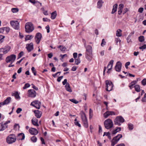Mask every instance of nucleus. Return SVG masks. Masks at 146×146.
<instances>
[{
  "label": "nucleus",
  "mask_w": 146,
  "mask_h": 146,
  "mask_svg": "<svg viewBox=\"0 0 146 146\" xmlns=\"http://www.w3.org/2000/svg\"><path fill=\"white\" fill-rule=\"evenodd\" d=\"M5 38L4 36H3L0 35V44L4 40V39Z\"/></svg>",
  "instance_id": "obj_40"
},
{
  "label": "nucleus",
  "mask_w": 146,
  "mask_h": 146,
  "mask_svg": "<svg viewBox=\"0 0 146 146\" xmlns=\"http://www.w3.org/2000/svg\"><path fill=\"white\" fill-rule=\"evenodd\" d=\"M24 54V52L23 51H21L19 54V58L21 57Z\"/></svg>",
  "instance_id": "obj_54"
},
{
  "label": "nucleus",
  "mask_w": 146,
  "mask_h": 146,
  "mask_svg": "<svg viewBox=\"0 0 146 146\" xmlns=\"http://www.w3.org/2000/svg\"><path fill=\"white\" fill-rule=\"evenodd\" d=\"M75 64L76 65H78L80 62V58L79 57H78L76 59H75Z\"/></svg>",
  "instance_id": "obj_33"
},
{
  "label": "nucleus",
  "mask_w": 146,
  "mask_h": 146,
  "mask_svg": "<svg viewBox=\"0 0 146 146\" xmlns=\"http://www.w3.org/2000/svg\"><path fill=\"white\" fill-rule=\"evenodd\" d=\"M104 3V2L102 0H99L97 3V7L100 9L101 8L102 5V4Z\"/></svg>",
  "instance_id": "obj_28"
},
{
  "label": "nucleus",
  "mask_w": 146,
  "mask_h": 146,
  "mask_svg": "<svg viewBox=\"0 0 146 146\" xmlns=\"http://www.w3.org/2000/svg\"><path fill=\"white\" fill-rule=\"evenodd\" d=\"M117 129H115L113 130L112 131V135H115L117 133Z\"/></svg>",
  "instance_id": "obj_62"
},
{
  "label": "nucleus",
  "mask_w": 146,
  "mask_h": 146,
  "mask_svg": "<svg viewBox=\"0 0 146 146\" xmlns=\"http://www.w3.org/2000/svg\"><path fill=\"white\" fill-rule=\"evenodd\" d=\"M12 96H14L16 99H18V91H14L12 93Z\"/></svg>",
  "instance_id": "obj_25"
},
{
  "label": "nucleus",
  "mask_w": 146,
  "mask_h": 146,
  "mask_svg": "<svg viewBox=\"0 0 146 146\" xmlns=\"http://www.w3.org/2000/svg\"><path fill=\"white\" fill-rule=\"evenodd\" d=\"M16 138L13 134H11L6 138L7 142L9 144H11L15 142L16 140Z\"/></svg>",
  "instance_id": "obj_4"
},
{
  "label": "nucleus",
  "mask_w": 146,
  "mask_h": 146,
  "mask_svg": "<svg viewBox=\"0 0 146 146\" xmlns=\"http://www.w3.org/2000/svg\"><path fill=\"white\" fill-rule=\"evenodd\" d=\"M128 127L130 130H132L133 129V125L131 123L128 124Z\"/></svg>",
  "instance_id": "obj_41"
},
{
  "label": "nucleus",
  "mask_w": 146,
  "mask_h": 146,
  "mask_svg": "<svg viewBox=\"0 0 146 146\" xmlns=\"http://www.w3.org/2000/svg\"><path fill=\"white\" fill-rule=\"evenodd\" d=\"M65 87L66 90L67 91L70 92H72V90L70 87V84L68 83H67V84L65 86Z\"/></svg>",
  "instance_id": "obj_24"
},
{
  "label": "nucleus",
  "mask_w": 146,
  "mask_h": 146,
  "mask_svg": "<svg viewBox=\"0 0 146 146\" xmlns=\"http://www.w3.org/2000/svg\"><path fill=\"white\" fill-rule=\"evenodd\" d=\"M11 101V98L10 97H8L3 102L0 103V107L2 106L9 104Z\"/></svg>",
  "instance_id": "obj_13"
},
{
  "label": "nucleus",
  "mask_w": 146,
  "mask_h": 146,
  "mask_svg": "<svg viewBox=\"0 0 146 146\" xmlns=\"http://www.w3.org/2000/svg\"><path fill=\"white\" fill-rule=\"evenodd\" d=\"M115 115V113L113 111H107L105 112L104 114V117L105 118H107L110 115Z\"/></svg>",
  "instance_id": "obj_17"
},
{
  "label": "nucleus",
  "mask_w": 146,
  "mask_h": 146,
  "mask_svg": "<svg viewBox=\"0 0 146 146\" xmlns=\"http://www.w3.org/2000/svg\"><path fill=\"white\" fill-rule=\"evenodd\" d=\"M8 125H5L3 122L0 123V131H3L5 130L7 127Z\"/></svg>",
  "instance_id": "obj_21"
},
{
  "label": "nucleus",
  "mask_w": 146,
  "mask_h": 146,
  "mask_svg": "<svg viewBox=\"0 0 146 146\" xmlns=\"http://www.w3.org/2000/svg\"><path fill=\"white\" fill-rule=\"evenodd\" d=\"M105 135L107 136L108 138L110 139H111V134L109 132H104L103 136L104 137Z\"/></svg>",
  "instance_id": "obj_31"
},
{
  "label": "nucleus",
  "mask_w": 146,
  "mask_h": 146,
  "mask_svg": "<svg viewBox=\"0 0 146 146\" xmlns=\"http://www.w3.org/2000/svg\"><path fill=\"white\" fill-rule=\"evenodd\" d=\"M143 10V7H140L138 9V12L140 13H142Z\"/></svg>",
  "instance_id": "obj_56"
},
{
  "label": "nucleus",
  "mask_w": 146,
  "mask_h": 146,
  "mask_svg": "<svg viewBox=\"0 0 146 146\" xmlns=\"http://www.w3.org/2000/svg\"><path fill=\"white\" fill-rule=\"evenodd\" d=\"M10 24L12 27L15 29H18V22L17 21H10Z\"/></svg>",
  "instance_id": "obj_14"
},
{
  "label": "nucleus",
  "mask_w": 146,
  "mask_h": 146,
  "mask_svg": "<svg viewBox=\"0 0 146 146\" xmlns=\"http://www.w3.org/2000/svg\"><path fill=\"white\" fill-rule=\"evenodd\" d=\"M115 41L117 43L118 42H119V43H120L121 40L119 38H117L115 39Z\"/></svg>",
  "instance_id": "obj_60"
},
{
  "label": "nucleus",
  "mask_w": 146,
  "mask_h": 146,
  "mask_svg": "<svg viewBox=\"0 0 146 146\" xmlns=\"http://www.w3.org/2000/svg\"><path fill=\"white\" fill-rule=\"evenodd\" d=\"M30 86V85L29 83H26L25 84L23 88V89H26L27 88L29 87Z\"/></svg>",
  "instance_id": "obj_44"
},
{
  "label": "nucleus",
  "mask_w": 146,
  "mask_h": 146,
  "mask_svg": "<svg viewBox=\"0 0 146 146\" xmlns=\"http://www.w3.org/2000/svg\"><path fill=\"white\" fill-rule=\"evenodd\" d=\"M67 83L68 82H67V80L66 79H64V81L62 82V84L64 85H65L66 84V85Z\"/></svg>",
  "instance_id": "obj_57"
},
{
  "label": "nucleus",
  "mask_w": 146,
  "mask_h": 146,
  "mask_svg": "<svg viewBox=\"0 0 146 146\" xmlns=\"http://www.w3.org/2000/svg\"><path fill=\"white\" fill-rule=\"evenodd\" d=\"M31 70L33 73L34 74V75H36V71L34 67H32L31 68Z\"/></svg>",
  "instance_id": "obj_45"
},
{
  "label": "nucleus",
  "mask_w": 146,
  "mask_h": 146,
  "mask_svg": "<svg viewBox=\"0 0 146 146\" xmlns=\"http://www.w3.org/2000/svg\"><path fill=\"white\" fill-rule=\"evenodd\" d=\"M119 31L117 30L116 34V36H121L122 35L121 34V31L120 29H119Z\"/></svg>",
  "instance_id": "obj_35"
},
{
  "label": "nucleus",
  "mask_w": 146,
  "mask_h": 146,
  "mask_svg": "<svg viewBox=\"0 0 146 146\" xmlns=\"http://www.w3.org/2000/svg\"><path fill=\"white\" fill-rule=\"evenodd\" d=\"M33 125L36 126H38L39 124L38 123V120L36 118H33L31 120Z\"/></svg>",
  "instance_id": "obj_22"
},
{
  "label": "nucleus",
  "mask_w": 146,
  "mask_h": 146,
  "mask_svg": "<svg viewBox=\"0 0 146 146\" xmlns=\"http://www.w3.org/2000/svg\"><path fill=\"white\" fill-rule=\"evenodd\" d=\"M16 58V56L13 54L7 56L6 58L5 61L7 63H13L15 61Z\"/></svg>",
  "instance_id": "obj_7"
},
{
  "label": "nucleus",
  "mask_w": 146,
  "mask_h": 146,
  "mask_svg": "<svg viewBox=\"0 0 146 146\" xmlns=\"http://www.w3.org/2000/svg\"><path fill=\"white\" fill-rule=\"evenodd\" d=\"M11 49V47L9 46H6L4 48H0V52H3L5 54L7 53Z\"/></svg>",
  "instance_id": "obj_11"
},
{
  "label": "nucleus",
  "mask_w": 146,
  "mask_h": 146,
  "mask_svg": "<svg viewBox=\"0 0 146 146\" xmlns=\"http://www.w3.org/2000/svg\"><path fill=\"white\" fill-rule=\"evenodd\" d=\"M137 81L134 80L132 81L130 84H133V86H134L137 83Z\"/></svg>",
  "instance_id": "obj_61"
},
{
  "label": "nucleus",
  "mask_w": 146,
  "mask_h": 146,
  "mask_svg": "<svg viewBox=\"0 0 146 146\" xmlns=\"http://www.w3.org/2000/svg\"><path fill=\"white\" fill-rule=\"evenodd\" d=\"M4 31H6L7 33H8L10 30V29L9 27H3Z\"/></svg>",
  "instance_id": "obj_43"
},
{
  "label": "nucleus",
  "mask_w": 146,
  "mask_h": 146,
  "mask_svg": "<svg viewBox=\"0 0 146 146\" xmlns=\"http://www.w3.org/2000/svg\"><path fill=\"white\" fill-rule=\"evenodd\" d=\"M124 121V119L121 116H117L114 120V124L115 125L120 126L121 123Z\"/></svg>",
  "instance_id": "obj_5"
},
{
  "label": "nucleus",
  "mask_w": 146,
  "mask_h": 146,
  "mask_svg": "<svg viewBox=\"0 0 146 146\" xmlns=\"http://www.w3.org/2000/svg\"><path fill=\"white\" fill-rule=\"evenodd\" d=\"M42 37L41 33H37L35 36V39L37 44H39L40 42Z\"/></svg>",
  "instance_id": "obj_12"
},
{
  "label": "nucleus",
  "mask_w": 146,
  "mask_h": 146,
  "mask_svg": "<svg viewBox=\"0 0 146 146\" xmlns=\"http://www.w3.org/2000/svg\"><path fill=\"white\" fill-rule=\"evenodd\" d=\"M43 20L44 21H48L50 22V20L49 19L47 18H43Z\"/></svg>",
  "instance_id": "obj_58"
},
{
  "label": "nucleus",
  "mask_w": 146,
  "mask_h": 146,
  "mask_svg": "<svg viewBox=\"0 0 146 146\" xmlns=\"http://www.w3.org/2000/svg\"><path fill=\"white\" fill-rule=\"evenodd\" d=\"M134 31H133V32H132L131 33H130V34L128 36L131 38V37L134 34Z\"/></svg>",
  "instance_id": "obj_64"
},
{
  "label": "nucleus",
  "mask_w": 146,
  "mask_h": 146,
  "mask_svg": "<svg viewBox=\"0 0 146 146\" xmlns=\"http://www.w3.org/2000/svg\"><path fill=\"white\" fill-rule=\"evenodd\" d=\"M25 135L23 133H21L19 134V140H22L24 139Z\"/></svg>",
  "instance_id": "obj_29"
},
{
  "label": "nucleus",
  "mask_w": 146,
  "mask_h": 146,
  "mask_svg": "<svg viewBox=\"0 0 146 146\" xmlns=\"http://www.w3.org/2000/svg\"><path fill=\"white\" fill-rule=\"evenodd\" d=\"M63 76H61L58 77L57 79V81L58 82H60L61 79H62V78H63Z\"/></svg>",
  "instance_id": "obj_50"
},
{
  "label": "nucleus",
  "mask_w": 146,
  "mask_h": 146,
  "mask_svg": "<svg viewBox=\"0 0 146 146\" xmlns=\"http://www.w3.org/2000/svg\"><path fill=\"white\" fill-rule=\"evenodd\" d=\"M73 57L76 59V58L77 56V53H74L73 54Z\"/></svg>",
  "instance_id": "obj_63"
},
{
  "label": "nucleus",
  "mask_w": 146,
  "mask_h": 146,
  "mask_svg": "<svg viewBox=\"0 0 146 146\" xmlns=\"http://www.w3.org/2000/svg\"><path fill=\"white\" fill-rule=\"evenodd\" d=\"M25 29L26 32L29 33L34 30L35 27L34 25L31 22H28L25 25Z\"/></svg>",
  "instance_id": "obj_2"
},
{
  "label": "nucleus",
  "mask_w": 146,
  "mask_h": 146,
  "mask_svg": "<svg viewBox=\"0 0 146 146\" xmlns=\"http://www.w3.org/2000/svg\"><path fill=\"white\" fill-rule=\"evenodd\" d=\"M89 114L90 117H92V116L93 111L90 108V109Z\"/></svg>",
  "instance_id": "obj_53"
},
{
  "label": "nucleus",
  "mask_w": 146,
  "mask_h": 146,
  "mask_svg": "<svg viewBox=\"0 0 146 146\" xmlns=\"http://www.w3.org/2000/svg\"><path fill=\"white\" fill-rule=\"evenodd\" d=\"M34 112L36 117L37 118H40L42 115V113L38 110L34 111Z\"/></svg>",
  "instance_id": "obj_20"
},
{
  "label": "nucleus",
  "mask_w": 146,
  "mask_h": 146,
  "mask_svg": "<svg viewBox=\"0 0 146 146\" xmlns=\"http://www.w3.org/2000/svg\"><path fill=\"white\" fill-rule=\"evenodd\" d=\"M106 42L105 41L104 39H103L102 40V42L101 43V46H104L105 45Z\"/></svg>",
  "instance_id": "obj_49"
},
{
  "label": "nucleus",
  "mask_w": 146,
  "mask_h": 146,
  "mask_svg": "<svg viewBox=\"0 0 146 146\" xmlns=\"http://www.w3.org/2000/svg\"><path fill=\"white\" fill-rule=\"evenodd\" d=\"M69 100L75 104H77L79 103L78 101H77L74 99H70Z\"/></svg>",
  "instance_id": "obj_39"
},
{
  "label": "nucleus",
  "mask_w": 146,
  "mask_h": 146,
  "mask_svg": "<svg viewBox=\"0 0 146 146\" xmlns=\"http://www.w3.org/2000/svg\"><path fill=\"white\" fill-rule=\"evenodd\" d=\"M141 83L143 86L146 85V79L144 78L141 81Z\"/></svg>",
  "instance_id": "obj_46"
},
{
  "label": "nucleus",
  "mask_w": 146,
  "mask_h": 146,
  "mask_svg": "<svg viewBox=\"0 0 146 146\" xmlns=\"http://www.w3.org/2000/svg\"><path fill=\"white\" fill-rule=\"evenodd\" d=\"M134 88L135 91L137 92H139L141 91L140 86L138 84L134 86Z\"/></svg>",
  "instance_id": "obj_32"
},
{
  "label": "nucleus",
  "mask_w": 146,
  "mask_h": 146,
  "mask_svg": "<svg viewBox=\"0 0 146 146\" xmlns=\"http://www.w3.org/2000/svg\"><path fill=\"white\" fill-rule=\"evenodd\" d=\"M28 97L32 98L35 97L36 96V92L33 89H30L27 92Z\"/></svg>",
  "instance_id": "obj_10"
},
{
  "label": "nucleus",
  "mask_w": 146,
  "mask_h": 146,
  "mask_svg": "<svg viewBox=\"0 0 146 146\" xmlns=\"http://www.w3.org/2000/svg\"><path fill=\"white\" fill-rule=\"evenodd\" d=\"M34 36L32 35H25V41L28 40H30L33 38Z\"/></svg>",
  "instance_id": "obj_26"
},
{
  "label": "nucleus",
  "mask_w": 146,
  "mask_h": 146,
  "mask_svg": "<svg viewBox=\"0 0 146 146\" xmlns=\"http://www.w3.org/2000/svg\"><path fill=\"white\" fill-rule=\"evenodd\" d=\"M18 126V123H15L14 125L13 126V129L15 130H17V127Z\"/></svg>",
  "instance_id": "obj_51"
},
{
  "label": "nucleus",
  "mask_w": 146,
  "mask_h": 146,
  "mask_svg": "<svg viewBox=\"0 0 146 146\" xmlns=\"http://www.w3.org/2000/svg\"><path fill=\"white\" fill-rule=\"evenodd\" d=\"M80 115L81 116V118L86 116L85 114L83 111L81 112L80 113Z\"/></svg>",
  "instance_id": "obj_47"
},
{
  "label": "nucleus",
  "mask_w": 146,
  "mask_h": 146,
  "mask_svg": "<svg viewBox=\"0 0 146 146\" xmlns=\"http://www.w3.org/2000/svg\"><path fill=\"white\" fill-rule=\"evenodd\" d=\"M45 29L47 30V33H49V32H50V27L48 25L46 27Z\"/></svg>",
  "instance_id": "obj_52"
},
{
  "label": "nucleus",
  "mask_w": 146,
  "mask_h": 146,
  "mask_svg": "<svg viewBox=\"0 0 146 146\" xmlns=\"http://www.w3.org/2000/svg\"><path fill=\"white\" fill-rule=\"evenodd\" d=\"M106 90L107 91H110L112 89V88L113 86V84L111 81L106 80Z\"/></svg>",
  "instance_id": "obj_8"
},
{
  "label": "nucleus",
  "mask_w": 146,
  "mask_h": 146,
  "mask_svg": "<svg viewBox=\"0 0 146 146\" xmlns=\"http://www.w3.org/2000/svg\"><path fill=\"white\" fill-rule=\"evenodd\" d=\"M31 139L33 142L35 143L36 141L37 138L35 136H33L31 138Z\"/></svg>",
  "instance_id": "obj_37"
},
{
  "label": "nucleus",
  "mask_w": 146,
  "mask_h": 146,
  "mask_svg": "<svg viewBox=\"0 0 146 146\" xmlns=\"http://www.w3.org/2000/svg\"><path fill=\"white\" fill-rule=\"evenodd\" d=\"M139 41L140 42H142L144 40V37L143 36H140L138 38Z\"/></svg>",
  "instance_id": "obj_38"
},
{
  "label": "nucleus",
  "mask_w": 146,
  "mask_h": 146,
  "mask_svg": "<svg viewBox=\"0 0 146 146\" xmlns=\"http://www.w3.org/2000/svg\"><path fill=\"white\" fill-rule=\"evenodd\" d=\"M104 124L105 128L108 129L111 128L113 126L112 121L110 119H108L105 120Z\"/></svg>",
  "instance_id": "obj_3"
},
{
  "label": "nucleus",
  "mask_w": 146,
  "mask_h": 146,
  "mask_svg": "<svg viewBox=\"0 0 146 146\" xmlns=\"http://www.w3.org/2000/svg\"><path fill=\"white\" fill-rule=\"evenodd\" d=\"M58 48H60L61 51H65L66 49V48L65 46H63L62 45H60L58 46Z\"/></svg>",
  "instance_id": "obj_34"
},
{
  "label": "nucleus",
  "mask_w": 146,
  "mask_h": 146,
  "mask_svg": "<svg viewBox=\"0 0 146 146\" xmlns=\"http://www.w3.org/2000/svg\"><path fill=\"white\" fill-rule=\"evenodd\" d=\"M85 127L87 128L88 126L87 120L82 121Z\"/></svg>",
  "instance_id": "obj_42"
},
{
  "label": "nucleus",
  "mask_w": 146,
  "mask_h": 146,
  "mask_svg": "<svg viewBox=\"0 0 146 146\" xmlns=\"http://www.w3.org/2000/svg\"><path fill=\"white\" fill-rule=\"evenodd\" d=\"M86 49L85 56L86 58L89 61H91L92 58V47L88 45L84 46Z\"/></svg>",
  "instance_id": "obj_1"
},
{
  "label": "nucleus",
  "mask_w": 146,
  "mask_h": 146,
  "mask_svg": "<svg viewBox=\"0 0 146 146\" xmlns=\"http://www.w3.org/2000/svg\"><path fill=\"white\" fill-rule=\"evenodd\" d=\"M130 64V62H127L125 63V68L127 69L128 68V66H129Z\"/></svg>",
  "instance_id": "obj_55"
},
{
  "label": "nucleus",
  "mask_w": 146,
  "mask_h": 146,
  "mask_svg": "<svg viewBox=\"0 0 146 146\" xmlns=\"http://www.w3.org/2000/svg\"><path fill=\"white\" fill-rule=\"evenodd\" d=\"M139 48L140 49L142 50H143L144 49H145L146 48V44H144L143 46H140L139 47Z\"/></svg>",
  "instance_id": "obj_48"
},
{
  "label": "nucleus",
  "mask_w": 146,
  "mask_h": 146,
  "mask_svg": "<svg viewBox=\"0 0 146 146\" xmlns=\"http://www.w3.org/2000/svg\"><path fill=\"white\" fill-rule=\"evenodd\" d=\"M29 133L31 134L36 135L38 133V131L35 128H31L29 130Z\"/></svg>",
  "instance_id": "obj_18"
},
{
  "label": "nucleus",
  "mask_w": 146,
  "mask_h": 146,
  "mask_svg": "<svg viewBox=\"0 0 146 146\" xmlns=\"http://www.w3.org/2000/svg\"><path fill=\"white\" fill-rule=\"evenodd\" d=\"M117 6L118 5L117 4H115L113 5L112 11L111 13V14H113L116 11Z\"/></svg>",
  "instance_id": "obj_27"
},
{
  "label": "nucleus",
  "mask_w": 146,
  "mask_h": 146,
  "mask_svg": "<svg viewBox=\"0 0 146 146\" xmlns=\"http://www.w3.org/2000/svg\"><path fill=\"white\" fill-rule=\"evenodd\" d=\"M57 15V13L56 11H54L53 12L51 13V18L52 19H54Z\"/></svg>",
  "instance_id": "obj_30"
},
{
  "label": "nucleus",
  "mask_w": 146,
  "mask_h": 146,
  "mask_svg": "<svg viewBox=\"0 0 146 146\" xmlns=\"http://www.w3.org/2000/svg\"><path fill=\"white\" fill-rule=\"evenodd\" d=\"M123 7L124 5L122 4H120L119 5L118 9V14L119 15H120L121 13Z\"/></svg>",
  "instance_id": "obj_23"
},
{
  "label": "nucleus",
  "mask_w": 146,
  "mask_h": 146,
  "mask_svg": "<svg viewBox=\"0 0 146 146\" xmlns=\"http://www.w3.org/2000/svg\"><path fill=\"white\" fill-rule=\"evenodd\" d=\"M11 11L13 13H16L18 11V8H14L11 9Z\"/></svg>",
  "instance_id": "obj_36"
},
{
  "label": "nucleus",
  "mask_w": 146,
  "mask_h": 146,
  "mask_svg": "<svg viewBox=\"0 0 146 146\" xmlns=\"http://www.w3.org/2000/svg\"><path fill=\"white\" fill-rule=\"evenodd\" d=\"M75 124L76 125L78 126L79 127H81V125L79 123L78 121H77L76 122H75Z\"/></svg>",
  "instance_id": "obj_59"
},
{
  "label": "nucleus",
  "mask_w": 146,
  "mask_h": 146,
  "mask_svg": "<svg viewBox=\"0 0 146 146\" xmlns=\"http://www.w3.org/2000/svg\"><path fill=\"white\" fill-rule=\"evenodd\" d=\"M41 104L40 102L38 100H36L32 102L31 104V105L39 109L40 108Z\"/></svg>",
  "instance_id": "obj_9"
},
{
  "label": "nucleus",
  "mask_w": 146,
  "mask_h": 146,
  "mask_svg": "<svg viewBox=\"0 0 146 146\" xmlns=\"http://www.w3.org/2000/svg\"><path fill=\"white\" fill-rule=\"evenodd\" d=\"M122 135L121 134H118L116 136L114 137L111 141V146H114L115 144L117 143L120 139L122 138Z\"/></svg>",
  "instance_id": "obj_6"
},
{
  "label": "nucleus",
  "mask_w": 146,
  "mask_h": 146,
  "mask_svg": "<svg viewBox=\"0 0 146 146\" xmlns=\"http://www.w3.org/2000/svg\"><path fill=\"white\" fill-rule=\"evenodd\" d=\"M122 67V63L120 61H118L115 67V69L116 71L119 72L121 70Z\"/></svg>",
  "instance_id": "obj_15"
},
{
  "label": "nucleus",
  "mask_w": 146,
  "mask_h": 146,
  "mask_svg": "<svg viewBox=\"0 0 146 146\" xmlns=\"http://www.w3.org/2000/svg\"><path fill=\"white\" fill-rule=\"evenodd\" d=\"M26 48L29 52H31L33 50V45L32 42L30 43L29 44H27L26 45Z\"/></svg>",
  "instance_id": "obj_16"
},
{
  "label": "nucleus",
  "mask_w": 146,
  "mask_h": 146,
  "mask_svg": "<svg viewBox=\"0 0 146 146\" xmlns=\"http://www.w3.org/2000/svg\"><path fill=\"white\" fill-rule=\"evenodd\" d=\"M114 60H111L109 63L107 68H108V70L107 72L108 73H110L109 71L111 70L112 68Z\"/></svg>",
  "instance_id": "obj_19"
}]
</instances>
